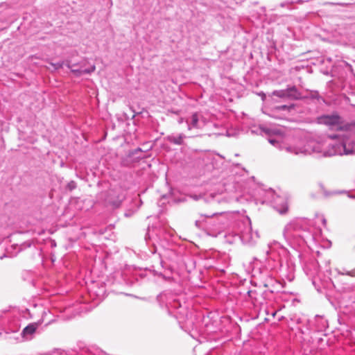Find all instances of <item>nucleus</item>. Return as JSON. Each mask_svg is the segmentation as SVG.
<instances>
[{
  "instance_id": "28",
  "label": "nucleus",
  "mask_w": 355,
  "mask_h": 355,
  "mask_svg": "<svg viewBox=\"0 0 355 355\" xmlns=\"http://www.w3.org/2000/svg\"><path fill=\"white\" fill-rule=\"evenodd\" d=\"M216 215H217V214L214 213V214H212L211 215H205V216L207 217V218H211L213 216H216Z\"/></svg>"
},
{
  "instance_id": "6",
  "label": "nucleus",
  "mask_w": 355,
  "mask_h": 355,
  "mask_svg": "<svg viewBox=\"0 0 355 355\" xmlns=\"http://www.w3.org/2000/svg\"><path fill=\"white\" fill-rule=\"evenodd\" d=\"M303 269L306 275L311 279L315 288L320 291V287L317 284V280L320 279V266L318 261L313 258H309L305 261Z\"/></svg>"
},
{
  "instance_id": "18",
  "label": "nucleus",
  "mask_w": 355,
  "mask_h": 355,
  "mask_svg": "<svg viewBox=\"0 0 355 355\" xmlns=\"http://www.w3.org/2000/svg\"><path fill=\"white\" fill-rule=\"evenodd\" d=\"M249 232H244L241 234L242 240L246 243H251L253 241V235L252 233L250 232L251 227L248 228Z\"/></svg>"
},
{
  "instance_id": "1",
  "label": "nucleus",
  "mask_w": 355,
  "mask_h": 355,
  "mask_svg": "<svg viewBox=\"0 0 355 355\" xmlns=\"http://www.w3.org/2000/svg\"><path fill=\"white\" fill-rule=\"evenodd\" d=\"M329 137L332 141L326 146L312 139L304 141V148L310 150L303 155L315 153L319 157L355 155V135L348 137L346 135H331Z\"/></svg>"
},
{
  "instance_id": "29",
  "label": "nucleus",
  "mask_w": 355,
  "mask_h": 355,
  "mask_svg": "<svg viewBox=\"0 0 355 355\" xmlns=\"http://www.w3.org/2000/svg\"><path fill=\"white\" fill-rule=\"evenodd\" d=\"M322 222L323 225L325 226L327 221H326V219L323 216H322Z\"/></svg>"
},
{
  "instance_id": "19",
  "label": "nucleus",
  "mask_w": 355,
  "mask_h": 355,
  "mask_svg": "<svg viewBox=\"0 0 355 355\" xmlns=\"http://www.w3.org/2000/svg\"><path fill=\"white\" fill-rule=\"evenodd\" d=\"M248 294L249 297L251 298L252 300H253V303L254 304H263L264 299L263 300H260L258 297H257V291H249L248 292Z\"/></svg>"
},
{
  "instance_id": "3",
  "label": "nucleus",
  "mask_w": 355,
  "mask_h": 355,
  "mask_svg": "<svg viewBox=\"0 0 355 355\" xmlns=\"http://www.w3.org/2000/svg\"><path fill=\"white\" fill-rule=\"evenodd\" d=\"M268 142L280 150H285L290 154L300 155L310 150L304 148V140L298 138H269Z\"/></svg>"
},
{
  "instance_id": "24",
  "label": "nucleus",
  "mask_w": 355,
  "mask_h": 355,
  "mask_svg": "<svg viewBox=\"0 0 355 355\" xmlns=\"http://www.w3.org/2000/svg\"><path fill=\"white\" fill-rule=\"evenodd\" d=\"M342 275H349V276H355V272L352 270V271H347L346 272H342L341 273Z\"/></svg>"
},
{
  "instance_id": "17",
  "label": "nucleus",
  "mask_w": 355,
  "mask_h": 355,
  "mask_svg": "<svg viewBox=\"0 0 355 355\" xmlns=\"http://www.w3.org/2000/svg\"><path fill=\"white\" fill-rule=\"evenodd\" d=\"M304 2L303 0H286L283 2H282L279 6L282 8H288V9L291 10L295 8L293 5L295 3H302Z\"/></svg>"
},
{
  "instance_id": "12",
  "label": "nucleus",
  "mask_w": 355,
  "mask_h": 355,
  "mask_svg": "<svg viewBox=\"0 0 355 355\" xmlns=\"http://www.w3.org/2000/svg\"><path fill=\"white\" fill-rule=\"evenodd\" d=\"M40 325V322H33L24 327L21 333V336L26 340H31L38 327Z\"/></svg>"
},
{
  "instance_id": "31",
  "label": "nucleus",
  "mask_w": 355,
  "mask_h": 355,
  "mask_svg": "<svg viewBox=\"0 0 355 355\" xmlns=\"http://www.w3.org/2000/svg\"><path fill=\"white\" fill-rule=\"evenodd\" d=\"M198 223H199V221H198V220H197V221L196 222V225H198Z\"/></svg>"
},
{
  "instance_id": "22",
  "label": "nucleus",
  "mask_w": 355,
  "mask_h": 355,
  "mask_svg": "<svg viewBox=\"0 0 355 355\" xmlns=\"http://www.w3.org/2000/svg\"><path fill=\"white\" fill-rule=\"evenodd\" d=\"M76 187V183L74 181H71L67 184V188L69 191H72Z\"/></svg>"
},
{
  "instance_id": "8",
  "label": "nucleus",
  "mask_w": 355,
  "mask_h": 355,
  "mask_svg": "<svg viewBox=\"0 0 355 355\" xmlns=\"http://www.w3.org/2000/svg\"><path fill=\"white\" fill-rule=\"evenodd\" d=\"M341 307L352 309L355 314V285L343 288L340 300Z\"/></svg>"
},
{
  "instance_id": "16",
  "label": "nucleus",
  "mask_w": 355,
  "mask_h": 355,
  "mask_svg": "<svg viewBox=\"0 0 355 355\" xmlns=\"http://www.w3.org/2000/svg\"><path fill=\"white\" fill-rule=\"evenodd\" d=\"M288 98L297 100L301 98V94L295 86L289 87L287 88Z\"/></svg>"
},
{
  "instance_id": "5",
  "label": "nucleus",
  "mask_w": 355,
  "mask_h": 355,
  "mask_svg": "<svg viewBox=\"0 0 355 355\" xmlns=\"http://www.w3.org/2000/svg\"><path fill=\"white\" fill-rule=\"evenodd\" d=\"M266 199L263 201L270 202L272 204L273 207L281 214L286 213L288 211V202L285 197L276 195L275 191L269 189L266 190Z\"/></svg>"
},
{
  "instance_id": "11",
  "label": "nucleus",
  "mask_w": 355,
  "mask_h": 355,
  "mask_svg": "<svg viewBox=\"0 0 355 355\" xmlns=\"http://www.w3.org/2000/svg\"><path fill=\"white\" fill-rule=\"evenodd\" d=\"M257 278L260 280L261 284H262L265 288H268L269 289L270 293L273 292L272 288L275 283V280L272 277L270 272L268 269L265 268L260 270L257 275Z\"/></svg>"
},
{
  "instance_id": "15",
  "label": "nucleus",
  "mask_w": 355,
  "mask_h": 355,
  "mask_svg": "<svg viewBox=\"0 0 355 355\" xmlns=\"http://www.w3.org/2000/svg\"><path fill=\"white\" fill-rule=\"evenodd\" d=\"M315 327L318 331H324L328 327L327 320L320 315H316L315 318Z\"/></svg>"
},
{
  "instance_id": "4",
  "label": "nucleus",
  "mask_w": 355,
  "mask_h": 355,
  "mask_svg": "<svg viewBox=\"0 0 355 355\" xmlns=\"http://www.w3.org/2000/svg\"><path fill=\"white\" fill-rule=\"evenodd\" d=\"M317 121L319 124L327 125L331 130L355 133V122L344 123L342 118L337 114L320 116L318 117Z\"/></svg>"
},
{
  "instance_id": "20",
  "label": "nucleus",
  "mask_w": 355,
  "mask_h": 355,
  "mask_svg": "<svg viewBox=\"0 0 355 355\" xmlns=\"http://www.w3.org/2000/svg\"><path fill=\"white\" fill-rule=\"evenodd\" d=\"M67 62H69V61L64 62H58L56 63L53 62H49V64L52 67V69L55 71L58 70L63 67L64 65L67 66Z\"/></svg>"
},
{
  "instance_id": "2",
  "label": "nucleus",
  "mask_w": 355,
  "mask_h": 355,
  "mask_svg": "<svg viewBox=\"0 0 355 355\" xmlns=\"http://www.w3.org/2000/svg\"><path fill=\"white\" fill-rule=\"evenodd\" d=\"M306 220L296 219L288 223L284 230V236L289 243H297L301 245L304 242V233L308 232Z\"/></svg>"
},
{
  "instance_id": "30",
  "label": "nucleus",
  "mask_w": 355,
  "mask_h": 355,
  "mask_svg": "<svg viewBox=\"0 0 355 355\" xmlns=\"http://www.w3.org/2000/svg\"><path fill=\"white\" fill-rule=\"evenodd\" d=\"M349 198L355 199V195L354 196H349Z\"/></svg>"
},
{
  "instance_id": "27",
  "label": "nucleus",
  "mask_w": 355,
  "mask_h": 355,
  "mask_svg": "<svg viewBox=\"0 0 355 355\" xmlns=\"http://www.w3.org/2000/svg\"><path fill=\"white\" fill-rule=\"evenodd\" d=\"M259 96H261V98H262V100H263V101H264V100H265V98H266V94H265L264 93H263V92L260 93V94H259Z\"/></svg>"
},
{
  "instance_id": "9",
  "label": "nucleus",
  "mask_w": 355,
  "mask_h": 355,
  "mask_svg": "<svg viewBox=\"0 0 355 355\" xmlns=\"http://www.w3.org/2000/svg\"><path fill=\"white\" fill-rule=\"evenodd\" d=\"M85 64V62H81L80 64H71L70 62H67V67L71 70V73H73L75 76L80 77L84 74H90L96 69L94 64L87 67Z\"/></svg>"
},
{
  "instance_id": "21",
  "label": "nucleus",
  "mask_w": 355,
  "mask_h": 355,
  "mask_svg": "<svg viewBox=\"0 0 355 355\" xmlns=\"http://www.w3.org/2000/svg\"><path fill=\"white\" fill-rule=\"evenodd\" d=\"M274 96H278L279 98H288V92L287 89L282 90H276L272 92Z\"/></svg>"
},
{
  "instance_id": "7",
  "label": "nucleus",
  "mask_w": 355,
  "mask_h": 355,
  "mask_svg": "<svg viewBox=\"0 0 355 355\" xmlns=\"http://www.w3.org/2000/svg\"><path fill=\"white\" fill-rule=\"evenodd\" d=\"M157 300L161 306H165L171 312V309H178L182 307L181 302L178 296L171 291H166L160 293Z\"/></svg>"
},
{
  "instance_id": "25",
  "label": "nucleus",
  "mask_w": 355,
  "mask_h": 355,
  "mask_svg": "<svg viewBox=\"0 0 355 355\" xmlns=\"http://www.w3.org/2000/svg\"><path fill=\"white\" fill-rule=\"evenodd\" d=\"M311 98H312L319 99L320 98V95H319V94L318 92H315L314 94H313L311 95Z\"/></svg>"
},
{
  "instance_id": "14",
  "label": "nucleus",
  "mask_w": 355,
  "mask_h": 355,
  "mask_svg": "<svg viewBox=\"0 0 355 355\" xmlns=\"http://www.w3.org/2000/svg\"><path fill=\"white\" fill-rule=\"evenodd\" d=\"M186 137V135L183 133L178 135L171 134L166 137V140L171 144L180 146L184 144V139Z\"/></svg>"
},
{
  "instance_id": "10",
  "label": "nucleus",
  "mask_w": 355,
  "mask_h": 355,
  "mask_svg": "<svg viewBox=\"0 0 355 355\" xmlns=\"http://www.w3.org/2000/svg\"><path fill=\"white\" fill-rule=\"evenodd\" d=\"M188 130L201 129L206 125V119L201 113L195 112L186 120Z\"/></svg>"
},
{
  "instance_id": "26",
  "label": "nucleus",
  "mask_w": 355,
  "mask_h": 355,
  "mask_svg": "<svg viewBox=\"0 0 355 355\" xmlns=\"http://www.w3.org/2000/svg\"><path fill=\"white\" fill-rule=\"evenodd\" d=\"M120 201H121V200H120V199H119V200H117L110 201V203H112V205H116H116H118L119 204Z\"/></svg>"
},
{
  "instance_id": "13",
  "label": "nucleus",
  "mask_w": 355,
  "mask_h": 355,
  "mask_svg": "<svg viewBox=\"0 0 355 355\" xmlns=\"http://www.w3.org/2000/svg\"><path fill=\"white\" fill-rule=\"evenodd\" d=\"M293 109H294L293 105H283L276 106L271 110V113L269 114V116L271 117L275 118V119H283L284 116L279 114V113L280 112L283 111V112H291V110H292Z\"/></svg>"
},
{
  "instance_id": "23",
  "label": "nucleus",
  "mask_w": 355,
  "mask_h": 355,
  "mask_svg": "<svg viewBox=\"0 0 355 355\" xmlns=\"http://www.w3.org/2000/svg\"><path fill=\"white\" fill-rule=\"evenodd\" d=\"M52 355H67V353L63 350L58 349Z\"/></svg>"
}]
</instances>
